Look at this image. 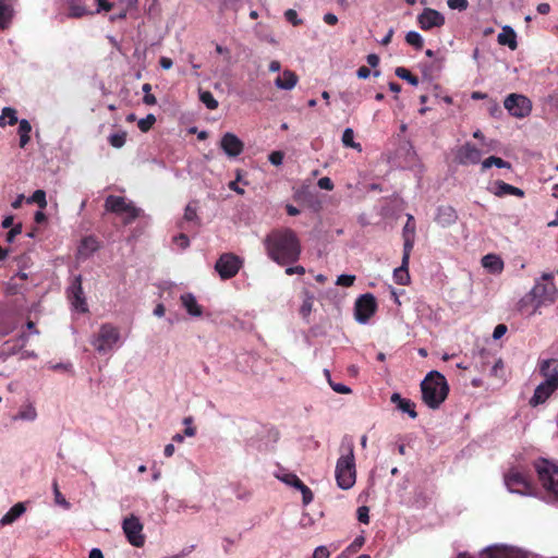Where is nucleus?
<instances>
[{"label":"nucleus","mask_w":558,"mask_h":558,"mask_svg":"<svg viewBox=\"0 0 558 558\" xmlns=\"http://www.w3.org/2000/svg\"><path fill=\"white\" fill-rule=\"evenodd\" d=\"M539 488L534 489L527 473L518 466H511L504 475V483L509 493L522 496H535L547 504L558 500V466L544 458L534 462Z\"/></svg>","instance_id":"1"},{"label":"nucleus","mask_w":558,"mask_h":558,"mask_svg":"<svg viewBox=\"0 0 558 558\" xmlns=\"http://www.w3.org/2000/svg\"><path fill=\"white\" fill-rule=\"evenodd\" d=\"M264 244L269 258L279 265L294 263L301 254L300 242L290 229L272 231L265 238Z\"/></svg>","instance_id":"2"},{"label":"nucleus","mask_w":558,"mask_h":558,"mask_svg":"<svg viewBox=\"0 0 558 558\" xmlns=\"http://www.w3.org/2000/svg\"><path fill=\"white\" fill-rule=\"evenodd\" d=\"M421 391L424 403L435 410L446 400L449 386L442 374L430 371L421 383Z\"/></svg>","instance_id":"3"},{"label":"nucleus","mask_w":558,"mask_h":558,"mask_svg":"<svg viewBox=\"0 0 558 558\" xmlns=\"http://www.w3.org/2000/svg\"><path fill=\"white\" fill-rule=\"evenodd\" d=\"M541 372L545 380L541 383L530 400L532 407L544 403L558 388V364L556 360H546L541 364Z\"/></svg>","instance_id":"4"},{"label":"nucleus","mask_w":558,"mask_h":558,"mask_svg":"<svg viewBox=\"0 0 558 558\" xmlns=\"http://www.w3.org/2000/svg\"><path fill=\"white\" fill-rule=\"evenodd\" d=\"M90 344L100 355H107L123 344L120 329L111 324H104L90 338Z\"/></svg>","instance_id":"5"},{"label":"nucleus","mask_w":558,"mask_h":558,"mask_svg":"<svg viewBox=\"0 0 558 558\" xmlns=\"http://www.w3.org/2000/svg\"><path fill=\"white\" fill-rule=\"evenodd\" d=\"M335 476L339 488L347 490L353 487L356 481V469L353 448L348 447L336 463Z\"/></svg>","instance_id":"6"},{"label":"nucleus","mask_w":558,"mask_h":558,"mask_svg":"<svg viewBox=\"0 0 558 558\" xmlns=\"http://www.w3.org/2000/svg\"><path fill=\"white\" fill-rule=\"evenodd\" d=\"M105 208L119 216L126 225L135 220L142 211L132 201L119 195H109L105 201Z\"/></svg>","instance_id":"7"},{"label":"nucleus","mask_w":558,"mask_h":558,"mask_svg":"<svg viewBox=\"0 0 558 558\" xmlns=\"http://www.w3.org/2000/svg\"><path fill=\"white\" fill-rule=\"evenodd\" d=\"M478 558H529V551L512 544L496 543L483 548Z\"/></svg>","instance_id":"8"},{"label":"nucleus","mask_w":558,"mask_h":558,"mask_svg":"<svg viewBox=\"0 0 558 558\" xmlns=\"http://www.w3.org/2000/svg\"><path fill=\"white\" fill-rule=\"evenodd\" d=\"M534 295H536L537 304L546 306L556 301L557 289L555 284V276L551 272H545L536 280L532 288Z\"/></svg>","instance_id":"9"},{"label":"nucleus","mask_w":558,"mask_h":558,"mask_svg":"<svg viewBox=\"0 0 558 558\" xmlns=\"http://www.w3.org/2000/svg\"><path fill=\"white\" fill-rule=\"evenodd\" d=\"M377 311V302L373 294L365 293L354 303V318L361 325H366Z\"/></svg>","instance_id":"10"},{"label":"nucleus","mask_w":558,"mask_h":558,"mask_svg":"<svg viewBox=\"0 0 558 558\" xmlns=\"http://www.w3.org/2000/svg\"><path fill=\"white\" fill-rule=\"evenodd\" d=\"M143 524L141 520L131 514L122 522V530L129 543L134 547H142L145 544V535L143 533Z\"/></svg>","instance_id":"11"},{"label":"nucleus","mask_w":558,"mask_h":558,"mask_svg":"<svg viewBox=\"0 0 558 558\" xmlns=\"http://www.w3.org/2000/svg\"><path fill=\"white\" fill-rule=\"evenodd\" d=\"M243 260L231 253L222 254L216 262L215 269L223 280L234 277L241 269Z\"/></svg>","instance_id":"12"},{"label":"nucleus","mask_w":558,"mask_h":558,"mask_svg":"<svg viewBox=\"0 0 558 558\" xmlns=\"http://www.w3.org/2000/svg\"><path fill=\"white\" fill-rule=\"evenodd\" d=\"M505 108L514 118H525L531 113V100L520 94H510L504 101Z\"/></svg>","instance_id":"13"},{"label":"nucleus","mask_w":558,"mask_h":558,"mask_svg":"<svg viewBox=\"0 0 558 558\" xmlns=\"http://www.w3.org/2000/svg\"><path fill=\"white\" fill-rule=\"evenodd\" d=\"M179 303L191 319H199L204 316L205 307L193 292H182L179 295Z\"/></svg>","instance_id":"14"},{"label":"nucleus","mask_w":558,"mask_h":558,"mask_svg":"<svg viewBox=\"0 0 558 558\" xmlns=\"http://www.w3.org/2000/svg\"><path fill=\"white\" fill-rule=\"evenodd\" d=\"M69 300L74 311L86 313L88 311L86 298L82 288V278L77 276L68 290Z\"/></svg>","instance_id":"15"},{"label":"nucleus","mask_w":558,"mask_h":558,"mask_svg":"<svg viewBox=\"0 0 558 558\" xmlns=\"http://www.w3.org/2000/svg\"><path fill=\"white\" fill-rule=\"evenodd\" d=\"M454 158L462 166L477 165L482 162V151L475 145L465 143L456 150Z\"/></svg>","instance_id":"16"},{"label":"nucleus","mask_w":558,"mask_h":558,"mask_svg":"<svg viewBox=\"0 0 558 558\" xmlns=\"http://www.w3.org/2000/svg\"><path fill=\"white\" fill-rule=\"evenodd\" d=\"M417 24L423 31L439 28L445 24V16L437 10L426 8L417 15Z\"/></svg>","instance_id":"17"},{"label":"nucleus","mask_w":558,"mask_h":558,"mask_svg":"<svg viewBox=\"0 0 558 558\" xmlns=\"http://www.w3.org/2000/svg\"><path fill=\"white\" fill-rule=\"evenodd\" d=\"M220 148L229 158H235L243 153L244 143L231 132H227L220 140Z\"/></svg>","instance_id":"18"},{"label":"nucleus","mask_w":558,"mask_h":558,"mask_svg":"<svg viewBox=\"0 0 558 558\" xmlns=\"http://www.w3.org/2000/svg\"><path fill=\"white\" fill-rule=\"evenodd\" d=\"M488 192L492 193L493 195L497 196V197H504V196H507V195H513V196H517V197H523L524 196V192L523 190L519 189V187H515L511 184H508L504 181H495L493 182L488 187H487Z\"/></svg>","instance_id":"19"},{"label":"nucleus","mask_w":558,"mask_h":558,"mask_svg":"<svg viewBox=\"0 0 558 558\" xmlns=\"http://www.w3.org/2000/svg\"><path fill=\"white\" fill-rule=\"evenodd\" d=\"M15 16V8L11 0H0V32L9 29Z\"/></svg>","instance_id":"20"},{"label":"nucleus","mask_w":558,"mask_h":558,"mask_svg":"<svg viewBox=\"0 0 558 558\" xmlns=\"http://www.w3.org/2000/svg\"><path fill=\"white\" fill-rule=\"evenodd\" d=\"M541 307L542 305L537 304L536 295H534L532 290L518 303V311L527 317L535 315Z\"/></svg>","instance_id":"21"},{"label":"nucleus","mask_w":558,"mask_h":558,"mask_svg":"<svg viewBox=\"0 0 558 558\" xmlns=\"http://www.w3.org/2000/svg\"><path fill=\"white\" fill-rule=\"evenodd\" d=\"M481 264L486 271L493 275H500L505 268L502 258L497 254H487L483 256Z\"/></svg>","instance_id":"22"},{"label":"nucleus","mask_w":558,"mask_h":558,"mask_svg":"<svg viewBox=\"0 0 558 558\" xmlns=\"http://www.w3.org/2000/svg\"><path fill=\"white\" fill-rule=\"evenodd\" d=\"M26 512L24 502H16L13 505L0 519V529L8 526L17 521Z\"/></svg>","instance_id":"23"},{"label":"nucleus","mask_w":558,"mask_h":558,"mask_svg":"<svg viewBox=\"0 0 558 558\" xmlns=\"http://www.w3.org/2000/svg\"><path fill=\"white\" fill-rule=\"evenodd\" d=\"M37 418V410L33 402H24L12 416V421L34 422Z\"/></svg>","instance_id":"24"},{"label":"nucleus","mask_w":558,"mask_h":558,"mask_svg":"<svg viewBox=\"0 0 558 558\" xmlns=\"http://www.w3.org/2000/svg\"><path fill=\"white\" fill-rule=\"evenodd\" d=\"M299 82L298 75L290 71L284 70L276 80L275 86L282 90H291L293 89Z\"/></svg>","instance_id":"25"},{"label":"nucleus","mask_w":558,"mask_h":558,"mask_svg":"<svg viewBox=\"0 0 558 558\" xmlns=\"http://www.w3.org/2000/svg\"><path fill=\"white\" fill-rule=\"evenodd\" d=\"M458 219L456 210L450 206H441L437 209L436 222L441 227L453 225Z\"/></svg>","instance_id":"26"},{"label":"nucleus","mask_w":558,"mask_h":558,"mask_svg":"<svg viewBox=\"0 0 558 558\" xmlns=\"http://www.w3.org/2000/svg\"><path fill=\"white\" fill-rule=\"evenodd\" d=\"M390 400L401 412L409 414L411 418H415L417 416L415 404L410 399H404L400 393L395 392L391 395Z\"/></svg>","instance_id":"27"},{"label":"nucleus","mask_w":558,"mask_h":558,"mask_svg":"<svg viewBox=\"0 0 558 558\" xmlns=\"http://www.w3.org/2000/svg\"><path fill=\"white\" fill-rule=\"evenodd\" d=\"M99 248V243L94 236L84 238L77 248L81 258H88Z\"/></svg>","instance_id":"28"},{"label":"nucleus","mask_w":558,"mask_h":558,"mask_svg":"<svg viewBox=\"0 0 558 558\" xmlns=\"http://www.w3.org/2000/svg\"><path fill=\"white\" fill-rule=\"evenodd\" d=\"M497 40L500 45L509 47L514 50L518 46L517 34L510 26H504L501 32L497 36Z\"/></svg>","instance_id":"29"},{"label":"nucleus","mask_w":558,"mask_h":558,"mask_svg":"<svg viewBox=\"0 0 558 558\" xmlns=\"http://www.w3.org/2000/svg\"><path fill=\"white\" fill-rule=\"evenodd\" d=\"M364 544L365 536L361 534L356 536L353 542L337 556V558H350L352 555L356 554Z\"/></svg>","instance_id":"30"},{"label":"nucleus","mask_w":558,"mask_h":558,"mask_svg":"<svg viewBox=\"0 0 558 558\" xmlns=\"http://www.w3.org/2000/svg\"><path fill=\"white\" fill-rule=\"evenodd\" d=\"M19 122L17 112L12 107H4L0 114V126H12Z\"/></svg>","instance_id":"31"},{"label":"nucleus","mask_w":558,"mask_h":558,"mask_svg":"<svg viewBox=\"0 0 558 558\" xmlns=\"http://www.w3.org/2000/svg\"><path fill=\"white\" fill-rule=\"evenodd\" d=\"M32 125L28 120L22 119L19 121L17 133L20 136V147L24 148L31 141Z\"/></svg>","instance_id":"32"},{"label":"nucleus","mask_w":558,"mask_h":558,"mask_svg":"<svg viewBox=\"0 0 558 558\" xmlns=\"http://www.w3.org/2000/svg\"><path fill=\"white\" fill-rule=\"evenodd\" d=\"M493 166H495L497 168L511 169V165L508 161H505L504 159L496 157V156H490L481 162V171L485 172Z\"/></svg>","instance_id":"33"},{"label":"nucleus","mask_w":558,"mask_h":558,"mask_svg":"<svg viewBox=\"0 0 558 558\" xmlns=\"http://www.w3.org/2000/svg\"><path fill=\"white\" fill-rule=\"evenodd\" d=\"M341 142L345 147L353 148L357 151H362L361 144L354 141V131L351 128L344 129Z\"/></svg>","instance_id":"34"},{"label":"nucleus","mask_w":558,"mask_h":558,"mask_svg":"<svg viewBox=\"0 0 558 558\" xmlns=\"http://www.w3.org/2000/svg\"><path fill=\"white\" fill-rule=\"evenodd\" d=\"M277 478L284 483L288 486L294 487L296 489L303 484V482L298 477L296 474L290 472H281L277 475Z\"/></svg>","instance_id":"35"},{"label":"nucleus","mask_w":558,"mask_h":558,"mask_svg":"<svg viewBox=\"0 0 558 558\" xmlns=\"http://www.w3.org/2000/svg\"><path fill=\"white\" fill-rule=\"evenodd\" d=\"M395 281L398 284H407L410 281V275L408 271V265H404V260L399 268H396L393 271Z\"/></svg>","instance_id":"36"},{"label":"nucleus","mask_w":558,"mask_h":558,"mask_svg":"<svg viewBox=\"0 0 558 558\" xmlns=\"http://www.w3.org/2000/svg\"><path fill=\"white\" fill-rule=\"evenodd\" d=\"M405 41L417 50L422 49L424 45L422 35L415 31H410L407 33Z\"/></svg>","instance_id":"37"},{"label":"nucleus","mask_w":558,"mask_h":558,"mask_svg":"<svg viewBox=\"0 0 558 558\" xmlns=\"http://www.w3.org/2000/svg\"><path fill=\"white\" fill-rule=\"evenodd\" d=\"M314 305V296L308 292L304 293V299L302 301V305L300 307L301 315L306 318L312 313Z\"/></svg>","instance_id":"38"},{"label":"nucleus","mask_w":558,"mask_h":558,"mask_svg":"<svg viewBox=\"0 0 558 558\" xmlns=\"http://www.w3.org/2000/svg\"><path fill=\"white\" fill-rule=\"evenodd\" d=\"M395 73L399 78L407 81L412 86L418 85V78L412 75L408 69L399 66L396 69Z\"/></svg>","instance_id":"39"},{"label":"nucleus","mask_w":558,"mask_h":558,"mask_svg":"<svg viewBox=\"0 0 558 558\" xmlns=\"http://www.w3.org/2000/svg\"><path fill=\"white\" fill-rule=\"evenodd\" d=\"M108 141L110 143V145L114 148H121L124 146L125 144V141H126V132L124 131H119V132H116V133H112L110 134V136L108 137Z\"/></svg>","instance_id":"40"},{"label":"nucleus","mask_w":558,"mask_h":558,"mask_svg":"<svg viewBox=\"0 0 558 558\" xmlns=\"http://www.w3.org/2000/svg\"><path fill=\"white\" fill-rule=\"evenodd\" d=\"M199 99L210 110H214L218 107V101L216 100L214 95L208 90L201 92Z\"/></svg>","instance_id":"41"},{"label":"nucleus","mask_w":558,"mask_h":558,"mask_svg":"<svg viewBox=\"0 0 558 558\" xmlns=\"http://www.w3.org/2000/svg\"><path fill=\"white\" fill-rule=\"evenodd\" d=\"M28 203H36L40 209L47 207L46 193L43 190H36L33 195L27 199Z\"/></svg>","instance_id":"42"},{"label":"nucleus","mask_w":558,"mask_h":558,"mask_svg":"<svg viewBox=\"0 0 558 558\" xmlns=\"http://www.w3.org/2000/svg\"><path fill=\"white\" fill-rule=\"evenodd\" d=\"M53 497L54 504L68 510L71 507V504L65 499V497L59 490L58 484L53 483Z\"/></svg>","instance_id":"43"},{"label":"nucleus","mask_w":558,"mask_h":558,"mask_svg":"<svg viewBox=\"0 0 558 558\" xmlns=\"http://www.w3.org/2000/svg\"><path fill=\"white\" fill-rule=\"evenodd\" d=\"M412 248H413V238L404 236L403 256H402V260H404V265H409L410 253H411Z\"/></svg>","instance_id":"44"},{"label":"nucleus","mask_w":558,"mask_h":558,"mask_svg":"<svg viewBox=\"0 0 558 558\" xmlns=\"http://www.w3.org/2000/svg\"><path fill=\"white\" fill-rule=\"evenodd\" d=\"M155 121H156L155 116L150 113V114L146 116V118L141 119L138 121L137 125L141 131L147 132L153 126Z\"/></svg>","instance_id":"45"},{"label":"nucleus","mask_w":558,"mask_h":558,"mask_svg":"<svg viewBox=\"0 0 558 558\" xmlns=\"http://www.w3.org/2000/svg\"><path fill=\"white\" fill-rule=\"evenodd\" d=\"M298 490L302 494V501L304 506H307L313 501V493L305 484H302Z\"/></svg>","instance_id":"46"},{"label":"nucleus","mask_w":558,"mask_h":558,"mask_svg":"<svg viewBox=\"0 0 558 558\" xmlns=\"http://www.w3.org/2000/svg\"><path fill=\"white\" fill-rule=\"evenodd\" d=\"M86 13H87L86 9L81 4L71 3V5L69 8V15L71 17H81V16L85 15Z\"/></svg>","instance_id":"47"},{"label":"nucleus","mask_w":558,"mask_h":558,"mask_svg":"<svg viewBox=\"0 0 558 558\" xmlns=\"http://www.w3.org/2000/svg\"><path fill=\"white\" fill-rule=\"evenodd\" d=\"M354 281H355L354 275H340V276H338V278L336 280V284L341 286V287H351V286H353Z\"/></svg>","instance_id":"48"},{"label":"nucleus","mask_w":558,"mask_h":558,"mask_svg":"<svg viewBox=\"0 0 558 558\" xmlns=\"http://www.w3.org/2000/svg\"><path fill=\"white\" fill-rule=\"evenodd\" d=\"M142 89L145 93V96L143 98L144 104L149 105V106L156 105L157 99L153 94H150V89H151L150 85L144 84Z\"/></svg>","instance_id":"49"},{"label":"nucleus","mask_w":558,"mask_h":558,"mask_svg":"<svg viewBox=\"0 0 558 558\" xmlns=\"http://www.w3.org/2000/svg\"><path fill=\"white\" fill-rule=\"evenodd\" d=\"M183 424L185 425L184 435L186 437H194L196 435V428L192 425L193 417L192 416L184 417Z\"/></svg>","instance_id":"50"},{"label":"nucleus","mask_w":558,"mask_h":558,"mask_svg":"<svg viewBox=\"0 0 558 558\" xmlns=\"http://www.w3.org/2000/svg\"><path fill=\"white\" fill-rule=\"evenodd\" d=\"M368 513H369L368 507H366V506L359 507L357 510H356L357 520L361 523L368 524V522H369V514Z\"/></svg>","instance_id":"51"},{"label":"nucleus","mask_w":558,"mask_h":558,"mask_svg":"<svg viewBox=\"0 0 558 558\" xmlns=\"http://www.w3.org/2000/svg\"><path fill=\"white\" fill-rule=\"evenodd\" d=\"M284 155L280 150H275L269 154L268 160L274 166H281L283 162Z\"/></svg>","instance_id":"52"},{"label":"nucleus","mask_w":558,"mask_h":558,"mask_svg":"<svg viewBox=\"0 0 558 558\" xmlns=\"http://www.w3.org/2000/svg\"><path fill=\"white\" fill-rule=\"evenodd\" d=\"M330 550L326 546L320 545L314 549L312 558H330Z\"/></svg>","instance_id":"53"},{"label":"nucleus","mask_w":558,"mask_h":558,"mask_svg":"<svg viewBox=\"0 0 558 558\" xmlns=\"http://www.w3.org/2000/svg\"><path fill=\"white\" fill-rule=\"evenodd\" d=\"M173 242L180 250H185L190 245V239L183 233L174 236Z\"/></svg>","instance_id":"54"},{"label":"nucleus","mask_w":558,"mask_h":558,"mask_svg":"<svg viewBox=\"0 0 558 558\" xmlns=\"http://www.w3.org/2000/svg\"><path fill=\"white\" fill-rule=\"evenodd\" d=\"M447 4L450 9L464 11L466 10L469 3L468 0H448Z\"/></svg>","instance_id":"55"},{"label":"nucleus","mask_w":558,"mask_h":558,"mask_svg":"<svg viewBox=\"0 0 558 558\" xmlns=\"http://www.w3.org/2000/svg\"><path fill=\"white\" fill-rule=\"evenodd\" d=\"M21 232H22V225L21 223L15 225L14 227H12L10 229V231L7 233V238H5L7 242L12 243L14 241V239L19 234H21Z\"/></svg>","instance_id":"56"},{"label":"nucleus","mask_w":558,"mask_h":558,"mask_svg":"<svg viewBox=\"0 0 558 558\" xmlns=\"http://www.w3.org/2000/svg\"><path fill=\"white\" fill-rule=\"evenodd\" d=\"M284 16L292 25H299L302 21L299 19L296 11L289 9L286 11Z\"/></svg>","instance_id":"57"},{"label":"nucleus","mask_w":558,"mask_h":558,"mask_svg":"<svg viewBox=\"0 0 558 558\" xmlns=\"http://www.w3.org/2000/svg\"><path fill=\"white\" fill-rule=\"evenodd\" d=\"M317 185L327 191H331L333 189V183L328 177H323L318 180Z\"/></svg>","instance_id":"58"},{"label":"nucleus","mask_w":558,"mask_h":558,"mask_svg":"<svg viewBox=\"0 0 558 558\" xmlns=\"http://www.w3.org/2000/svg\"><path fill=\"white\" fill-rule=\"evenodd\" d=\"M48 367L53 371L70 372L72 369V364H70V363H54V364L50 363Z\"/></svg>","instance_id":"59"},{"label":"nucleus","mask_w":558,"mask_h":558,"mask_svg":"<svg viewBox=\"0 0 558 558\" xmlns=\"http://www.w3.org/2000/svg\"><path fill=\"white\" fill-rule=\"evenodd\" d=\"M507 332V326L504 325V324H499L495 327L494 331H493V338L495 340H498L500 339L501 337L505 336V333Z\"/></svg>","instance_id":"60"},{"label":"nucleus","mask_w":558,"mask_h":558,"mask_svg":"<svg viewBox=\"0 0 558 558\" xmlns=\"http://www.w3.org/2000/svg\"><path fill=\"white\" fill-rule=\"evenodd\" d=\"M331 388L333 391L342 395H348L351 392V389L344 384H331Z\"/></svg>","instance_id":"61"},{"label":"nucleus","mask_w":558,"mask_h":558,"mask_svg":"<svg viewBox=\"0 0 558 558\" xmlns=\"http://www.w3.org/2000/svg\"><path fill=\"white\" fill-rule=\"evenodd\" d=\"M413 219V217L410 215L408 218V223L404 227V236H414L415 228L413 225L410 223V221Z\"/></svg>","instance_id":"62"},{"label":"nucleus","mask_w":558,"mask_h":558,"mask_svg":"<svg viewBox=\"0 0 558 558\" xmlns=\"http://www.w3.org/2000/svg\"><path fill=\"white\" fill-rule=\"evenodd\" d=\"M184 218L189 221H192L196 218V210L191 205L186 206Z\"/></svg>","instance_id":"63"},{"label":"nucleus","mask_w":558,"mask_h":558,"mask_svg":"<svg viewBox=\"0 0 558 558\" xmlns=\"http://www.w3.org/2000/svg\"><path fill=\"white\" fill-rule=\"evenodd\" d=\"M305 272V269L303 266H294V267H288L286 268V274L291 276L294 274L303 275Z\"/></svg>","instance_id":"64"}]
</instances>
